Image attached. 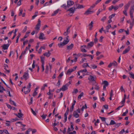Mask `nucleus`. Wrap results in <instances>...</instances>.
Instances as JSON below:
<instances>
[{"label": "nucleus", "mask_w": 134, "mask_h": 134, "mask_svg": "<svg viewBox=\"0 0 134 134\" xmlns=\"http://www.w3.org/2000/svg\"><path fill=\"white\" fill-rule=\"evenodd\" d=\"M134 12V6L131 7L130 11V16L131 18H133V13Z\"/></svg>", "instance_id": "f257e3e1"}, {"label": "nucleus", "mask_w": 134, "mask_h": 134, "mask_svg": "<svg viewBox=\"0 0 134 134\" xmlns=\"http://www.w3.org/2000/svg\"><path fill=\"white\" fill-rule=\"evenodd\" d=\"M69 85V84L67 83L65 85H63L61 88V90L63 91H65L68 89V87Z\"/></svg>", "instance_id": "f03ea898"}, {"label": "nucleus", "mask_w": 134, "mask_h": 134, "mask_svg": "<svg viewBox=\"0 0 134 134\" xmlns=\"http://www.w3.org/2000/svg\"><path fill=\"white\" fill-rule=\"evenodd\" d=\"M71 27V26H70L68 27L66 31L65 32L64 34V35L65 36H67L70 32V29Z\"/></svg>", "instance_id": "7ed1b4c3"}, {"label": "nucleus", "mask_w": 134, "mask_h": 134, "mask_svg": "<svg viewBox=\"0 0 134 134\" xmlns=\"http://www.w3.org/2000/svg\"><path fill=\"white\" fill-rule=\"evenodd\" d=\"M74 6L75 7L76 9H81L83 8L84 7L83 5L78 4H74Z\"/></svg>", "instance_id": "20e7f679"}, {"label": "nucleus", "mask_w": 134, "mask_h": 134, "mask_svg": "<svg viewBox=\"0 0 134 134\" xmlns=\"http://www.w3.org/2000/svg\"><path fill=\"white\" fill-rule=\"evenodd\" d=\"M91 9H90V8L88 9L87 11L84 14L85 15H87L91 13H93L94 12L93 11L91 10Z\"/></svg>", "instance_id": "39448f33"}, {"label": "nucleus", "mask_w": 134, "mask_h": 134, "mask_svg": "<svg viewBox=\"0 0 134 134\" xmlns=\"http://www.w3.org/2000/svg\"><path fill=\"white\" fill-rule=\"evenodd\" d=\"M74 3V2L71 1L69 0L67 1V7L69 8L71 6L73 5Z\"/></svg>", "instance_id": "423d86ee"}, {"label": "nucleus", "mask_w": 134, "mask_h": 134, "mask_svg": "<svg viewBox=\"0 0 134 134\" xmlns=\"http://www.w3.org/2000/svg\"><path fill=\"white\" fill-rule=\"evenodd\" d=\"M94 43L93 42H91L88 43L87 46V49H89L92 47Z\"/></svg>", "instance_id": "0eeeda50"}, {"label": "nucleus", "mask_w": 134, "mask_h": 134, "mask_svg": "<svg viewBox=\"0 0 134 134\" xmlns=\"http://www.w3.org/2000/svg\"><path fill=\"white\" fill-rule=\"evenodd\" d=\"M23 78L26 80L29 78V74L28 72H25L23 76Z\"/></svg>", "instance_id": "6e6552de"}, {"label": "nucleus", "mask_w": 134, "mask_h": 134, "mask_svg": "<svg viewBox=\"0 0 134 134\" xmlns=\"http://www.w3.org/2000/svg\"><path fill=\"white\" fill-rule=\"evenodd\" d=\"M96 77H94L92 75H90L88 77V79L90 81H95L96 80Z\"/></svg>", "instance_id": "1a4fd4ad"}, {"label": "nucleus", "mask_w": 134, "mask_h": 134, "mask_svg": "<svg viewBox=\"0 0 134 134\" xmlns=\"http://www.w3.org/2000/svg\"><path fill=\"white\" fill-rule=\"evenodd\" d=\"M75 9H76L75 7L74 6V7L71 8L67 10V11H69L71 13H74V12Z\"/></svg>", "instance_id": "9d476101"}, {"label": "nucleus", "mask_w": 134, "mask_h": 134, "mask_svg": "<svg viewBox=\"0 0 134 134\" xmlns=\"http://www.w3.org/2000/svg\"><path fill=\"white\" fill-rule=\"evenodd\" d=\"M44 35L41 32L40 33V36L39 37V38L40 39H45L46 38L44 37Z\"/></svg>", "instance_id": "9b49d317"}, {"label": "nucleus", "mask_w": 134, "mask_h": 134, "mask_svg": "<svg viewBox=\"0 0 134 134\" xmlns=\"http://www.w3.org/2000/svg\"><path fill=\"white\" fill-rule=\"evenodd\" d=\"M9 46V44H3L2 47L3 49L6 50L8 49Z\"/></svg>", "instance_id": "f8f14e48"}, {"label": "nucleus", "mask_w": 134, "mask_h": 134, "mask_svg": "<svg viewBox=\"0 0 134 134\" xmlns=\"http://www.w3.org/2000/svg\"><path fill=\"white\" fill-rule=\"evenodd\" d=\"M130 48L129 46L123 52V54H125L127 53L130 50Z\"/></svg>", "instance_id": "ddd939ff"}, {"label": "nucleus", "mask_w": 134, "mask_h": 134, "mask_svg": "<svg viewBox=\"0 0 134 134\" xmlns=\"http://www.w3.org/2000/svg\"><path fill=\"white\" fill-rule=\"evenodd\" d=\"M74 46V44L71 43L70 45L69 46H67V49L68 50H71L73 48Z\"/></svg>", "instance_id": "4468645a"}, {"label": "nucleus", "mask_w": 134, "mask_h": 134, "mask_svg": "<svg viewBox=\"0 0 134 134\" xmlns=\"http://www.w3.org/2000/svg\"><path fill=\"white\" fill-rule=\"evenodd\" d=\"M59 10H60L59 9H58L54 11L53 13L51 15V16H53L55 15L58 13V12Z\"/></svg>", "instance_id": "2eb2a0df"}, {"label": "nucleus", "mask_w": 134, "mask_h": 134, "mask_svg": "<svg viewBox=\"0 0 134 134\" xmlns=\"http://www.w3.org/2000/svg\"><path fill=\"white\" fill-rule=\"evenodd\" d=\"M73 115L76 118H78L79 116V114L75 111H74Z\"/></svg>", "instance_id": "dca6fc26"}, {"label": "nucleus", "mask_w": 134, "mask_h": 134, "mask_svg": "<svg viewBox=\"0 0 134 134\" xmlns=\"http://www.w3.org/2000/svg\"><path fill=\"white\" fill-rule=\"evenodd\" d=\"M51 54V53L49 51H48V52L45 53L43 54V55L44 56H46L47 57H48L50 56Z\"/></svg>", "instance_id": "f3484780"}, {"label": "nucleus", "mask_w": 134, "mask_h": 134, "mask_svg": "<svg viewBox=\"0 0 134 134\" xmlns=\"http://www.w3.org/2000/svg\"><path fill=\"white\" fill-rule=\"evenodd\" d=\"M15 115L16 116L19 118H20L23 116V114L21 113H18L17 114H15Z\"/></svg>", "instance_id": "a211bd4d"}, {"label": "nucleus", "mask_w": 134, "mask_h": 134, "mask_svg": "<svg viewBox=\"0 0 134 134\" xmlns=\"http://www.w3.org/2000/svg\"><path fill=\"white\" fill-rule=\"evenodd\" d=\"M74 71V70L72 69H68L67 71L66 74H70L71 73Z\"/></svg>", "instance_id": "6ab92c4d"}, {"label": "nucleus", "mask_w": 134, "mask_h": 134, "mask_svg": "<svg viewBox=\"0 0 134 134\" xmlns=\"http://www.w3.org/2000/svg\"><path fill=\"white\" fill-rule=\"evenodd\" d=\"M10 102L11 104L14 105V106H16V103L14 101H12L11 99H9Z\"/></svg>", "instance_id": "aec40b11"}, {"label": "nucleus", "mask_w": 134, "mask_h": 134, "mask_svg": "<svg viewBox=\"0 0 134 134\" xmlns=\"http://www.w3.org/2000/svg\"><path fill=\"white\" fill-rule=\"evenodd\" d=\"M111 27L110 24H109L106 27V30H107V32H109V29Z\"/></svg>", "instance_id": "412c9836"}, {"label": "nucleus", "mask_w": 134, "mask_h": 134, "mask_svg": "<svg viewBox=\"0 0 134 134\" xmlns=\"http://www.w3.org/2000/svg\"><path fill=\"white\" fill-rule=\"evenodd\" d=\"M90 68L91 69L92 68L93 69H94L97 68V66L96 65L93 64L91 65L90 67Z\"/></svg>", "instance_id": "4be33fe9"}, {"label": "nucleus", "mask_w": 134, "mask_h": 134, "mask_svg": "<svg viewBox=\"0 0 134 134\" xmlns=\"http://www.w3.org/2000/svg\"><path fill=\"white\" fill-rule=\"evenodd\" d=\"M130 4H128L125 5V6L124 10L127 11V10L128 9L129 7L130 6Z\"/></svg>", "instance_id": "5701e85b"}, {"label": "nucleus", "mask_w": 134, "mask_h": 134, "mask_svg": "<svg viewBox=\"0 0 134 134\" xmlns=\"http://www.w3.org/2000/svg\"><path fill=\"white\" fill-rule=\"evenodd\" d=\"M41 59L42 64H44V57L43 56H41Z\"/></svg>", "instance_id": "b1692460"}, {"label": "nucleus", "mask_w": 134, "mask_h": 134, "mask_svg": "<svg viewBox=\"0 0 134 134\" xmlns=\"http://www.w3.org/2000/svg\"><path fill=\"white\" fill-rule=\"evenodd\" d=\"M103 83L104 84V86L107 87L109 85L108 82L107 81H104L103 82Z\"/></svg>", "instance_id": "393cba45"}, {"label": "nucleus", "mask_w": 134, "mask_h": 134, "mask_svg": "<svg viewBox=\"0 0 134 134\" xmlns=\"http://www.w3.org/2000/svg\"><path fill=\"white\" fill-rule=\"evenodd\" d=\"M93 21H91V23L89 24V26H90V30H92L93 27Z\"/></svg>", "instance_id": "a878e982"}, {"label": "nucleus", "mask_w": 134, "mask_h": 134, "mask_svg": "<svg viewBox=\"0 0 134 134\" xmlns=\"http://www.w3.org/2000/svg\"><path fill=\"white\" fill-rule=\"evenodd\" d=\"M64 44L63 42H60L58 44V46L60 48H62L63 46H64Z\"/></svg>", "instance_id": "bb28decb"}, {"label": "nucleus", "mask_w": 134, "mask_h": 134, "mask_svg": "<svg viewBox=\"0 0 134 134\" xmlns=\"http://www.w3.org/2000/svg\"><path fill=\"white\" fill-rule=\"evenodd\" d=\"M28 49V47H26V49H25V50L24 51H23L22 52V55H24L26 53V52L27 50Z\"/></svg>", "instance_id": "cd10ccee"}, {"label": "nucleus", "mask_w": 134, "mask_h": 134, "mask_svg": "<svg viewBox=\"0 0 134 134\" xmlns=\"http://www.w3.org/2000/svg\"><path fill=\"white\" fill-rule=\"evenodd\" d=\"M95 87L94 88V89L97 90H99L100 87L99 86L97 85V84L95 85Z\"/></svg>", "instance_id": "c85d7f7f"}, {"label": "nucleus", "mask_w": 134, "mask_h": 134, "mask_svg": "<svg viewBox=\"0 0 134 134\" xmlns=\"http://www.w3.org/2000/svg\"><path fill=\"white\" fill-rule=\"evenodd\" d=\"M129 74L130 75L131 77L134 79V74L132 72H129Z\"/></svg>", "instance_id": "c756f323"}, {"label": "nucleus", "mask_w": 134, "mask_h": 134, "mask_svg": "<svg viewBox=\"0 0 134 134\" xmlns=\"http://www.w3.org/2000/svg\"><path fill=\"white\" fill-rule=\"evenodd\" d=\"M82 66L84 68H86L87 67H90V66L88 65L87 63H84L83 64Z\"/></svg>", "instance_id": "7c9ffc66"}, {"label": "nucleus", "mask_w": 134, "mask_h": 134, "mask_svg": "<svg viewBox=\"0 0 134 134\" xmlns=\"http://www.w3.org/2000/svg\"><path fill=\"white\" fill-rule=\"evenodd\" d=\"M69 42V41L68 40L67 41L66 40H65L63 41V43L65 45L67 44Z\"/></svg>", "instance_id": "2f4dec72"}, {"label": "nucleus", "mask_w": 134, "mask_h": 134, "mask_svg": "<svg viewBox=\"0 0 134 134\" xmlns=\"http://www.w3.org/2000/svg\"><path fill=\"white\" fill-rule=\"evenodd\" d=\"M114 124H116L115 122L113 120H111L109 125H113Z\"/></svg>", "instance_id": "473e14b6"}, {"label": "nucleus", "mask_w": 134, "mask_h": 134, "mask_svg": "<svg viewBox=\"0 0 134 134\" xmlns=\"http://www.w3.org/2000/svg\"><path fill=\"white\" fill-rule=\"evenodd\" d=\"M40 25L37 24L36 25L35 29L38 30H39Z\"/></svg>", "instance_id": "72a5a7b5"}, {"label": "nucleus", "mask_w": 134, "mask_h": 134, "mask_svg": "<svg viewBox=\"0 0 134 134\" xmlns=\"http://www.w3.org/2000/svg\"><path fill=\"white\" fill-rule=\"evenodd\" d=\"M103 10L102 9H99L98 10V12L97 13V15H99V13H100Z\"/></svg>", "instance_id": "f704fd0d"}, {"label": "nucleus", "mask_w": 134, "mask_h": 134, "mask_svg": "<svg viewBox=\"0 0 134 134\" xmlns=\"http://www.w3.org/2000/svg\"><path fill=\"white\" fill-rule=\"evenodd\" d=\"M83 94V93L82 92L78 96V99H80L81 97L82 96Z\"/></svg>", "instance_id": "c9c22d12"}, {"label": "nucleus", "mask_w": 134, "mask_h": 134, "mask_svg": "<svg viewBox=\"0 0 134 134\" xmlns=\"http://www.w3.org/2000/svg\"><path fill=\"white\" fill-rule=\"evenodd\" d=\"M115 14H114L111 15H110L109 16V18L110 19H111L113 18L115 16Z\"/></svg>", "instance_id": "e433bc0d"}, {"label": "nucleus", "mask_w": 134, "mask_h": 134, "mask_svg": "<svg viewBox=\"0 0 134 134\" xmlns=\"http://www.w3.org/2000/svg\"><path fill=\"white\" fill-rule=\"evenodd\" d=\"M74 105L72 104V105L71 106V107L70 109V111L71 112H72L74 108Z\"/></svg>", "instance_id": "4c0bfd02"}, {"label": "nucleus", "mask_w": 134, "mask_h": 134, "mask_svg": "<svg viewBox=\"0 0 134 134\" xmlns=\"http://www.w3.org/2000/svg\"><path fill=\"white\" fill-rule=\"evenodd\" d=\"M113 9H114L115 10H116L118 9L119 7L118 6H113Z\"/></svg>", "instance_id": "58836bf2"}, {"label": "nucleus", "mask_w": 134, "mask_h": 134, "mask_svg": "<svg viewBox=\"0 0 134 134\" xmlns=\"http://www.w3.org/2000/svg\"><path fill=\"white\" fill-rule=\"evenodd\" d=\"M128 110L127 109L125 112L122 115V116H125L128 113Z\"/></svg>", "instance_id": "ea45409f"}, {"label": "nucleus", "mask_w": 134, "mask_h": 134, "mask_svg": "<svg viewBox=\"0 0 134 134\" xmlns=\"http://www.w3.org/2000/svg\"><path fill=\"white\" fill-rule=\"evenodd\" d=\"M96 4L95 3V4H93L91 6L90 8V9H92L93 8H94Z\"/></svg>", "instance_id": "a19ab883"}, {"label": "nucleus", "mask_w": 134, "mask_h": 134, "mask_svg": "<svg viewBox=\"0 0 134 134\" xmlns=\"http://www.w3.org/2000/svg\"><path fill=\"white\" fill-rule=\"evenodd\" d=\"M31 83H29L28 86H27V89L30 90V88L31 87Z\"/></svg>", "instance_id": "79ce46f5"}, {"label": "nucleus", "mask_w": 134, "mask_h": 134, "mask_svg": "<svg viewBox=\"0 0 134 134\" xmlns=\"http://www.w3.org/2000/svg\"><path fill=\"white\" fill-rule=\"evenodd\" d=\"M81 48L82 52H87V51L85 49L83 48H81Z\"/></svg>", "instance_id": "37998d69"}, {"label": "nucleus", "mask_w": 134, "mask_h": 134, "mask_svg": "<svg viewBox=\"0 0 134 134\" xmlns=\"http://www.w3.org/2000/svg\"><path fill=\"white\" fill-rule=\"evenodd\" d=\"M103 31L104 32L106 33V31H105V30H103V27H102L101 29H100L99 30V32L101 33H102V31Z\"/></svg>", "instance_id": "c03bdc74"}, {"label": "nucleus", "mask_w": 134, "mask_h": 134, "mask_svg": "<svg viewBox=\"0 0 134 134\" xmlns=\"http://www.w3.org/2000/svg\"><path fill=\"white\" fill-rule=\"evenodd\" d=\"M112 63L113 64V65L115 66H116L118 65L117 63L115 61H113Z\"/></svg>", "instance_id": "a18cd8bd"}, {"label": "nucleus", "mask_w": 134, "mask_h": 134, "mask_svg": "<svg viewBox=\"0 0 134 134\" xmlns=\"http://www.w3.org/2000/svg\"><path fill=\"white\" fill-rule=\"evenodd\" d=\"M14 54V53L13 51H10V54L9 55V57H10L12 55H13Z\"/></svg>", "instance_id": "49530a36"}, {"label": "nucleus", "mask_w": 134, "mask_h": 134, "mask_svg": "<svg viewBox=\"0 0 134 134\" xmlns=\"http://www.w3.org/2000/svg\"><path fill=\"white\" fill-rule=\"evenodd\" d=\"M31 110L32 111V112L33 114L35 115H36V112H35V111L34 110L32 109L31 108Z\"/></svg>", "instance_id": "de8ad7c7"}, {"label": "nucleus", "mask_w": 134, "mask_h": 134, "mask_svg": "<svg viewBox=\"0 0 134 134\" xmlns=\"http://www.w3.org/2000/svg\"><path fill=\"white\" fill-rule=\"evenodd\" d=\"M64 119L63 121V122H64L65 123L66 122V121H67V116L64 115Z\"/></svg>", "instance_id": "09e8293b"}, {"label": "nucleus", "mask_w": 134, "mask_h": 134, "mask_svg": "<svg viewBox=\"0 0 134 134\" xmlns=\"http://www.w3.org/2000/svg\"><path fill=\"white\" fill-rule=\"evenodd\" d=\"M37 93L36 91V90H35L33 94V96L35 97L37 94Z\"/></svg>", "instance_id": "8fccbe9b"}, {"label": "nucleus", "mask_w": 134, "mask_h": 134, "mask_svg": "<svg viewBox=\"0 0 134 134\" xmlns=\"http://www.w3.org/2000/svg\"><path fill=\"white\" fill-rule=\"evenodd\" d=\"M19 11H20V13L19 14V16H20L22 15V14L23 10L22 9H20Z\"/></svg>", "instance_id": "3c124183"}, {"label": "nucleus", "mask_w": 134, "mask_h": 134, "mask_svg": "<svg viewBox=\"0 0 134 134\" xmlns=\"http://www.w3.org/2000/svg\"><path fill=\"white\" fill-rule=\"evenodd\" d=\"M47 116V115L46 114L44 115L43 114V115L41 117L43 119H44L46 118Z\"/></svg>", "instance_id": "603ef678"}, {"label": "nucleus", "mask_w": 134, "mask_h": 134, "mask_svg": "<svg viewBox=\"0 0 134 134\" xmlns=\"http://www.w3.org/2000/svg\"><path fill=\"white\" fill-rule=\"evenodd\" d=\"M63 72H62L59 75L58 77V78H61V77L63 76Z\"/></svg>", "instance_id": "864d4df0"}, {"label": "nucleus", "mask_w": 134, "mask_h": 134, "mask_svg": "<svg viewBox=\"0 0 134 134\" xmlns=\"http://www.w3.org/2000/svg\"><path fill=\"white\" fill-rule=\"evenodd\" d=\"M30 91V90L27 89V90L24 91L25 94H27L29 93Z\"/></svg>", "instance_id": "5fc2aeb1"}, {"label": "nucleus", "mask_w": 134, "mask_h": 134, "mask_svg": "<svg viewBox=\"0 0 134 134\" xmlns=\"http://www.w3.org/2000/svg\"><path fill=\"white\" fill-rule=\"evenodd\" d=\"M78 92V90L77 89H74V91H73V92H74L76 94Z\"/></svg>", "instance_id": "6e6d98bb"}, {"label": "nucleus", "mask_w": 134, "mask_h": 134, "mask_svg": "<svg viewBox=\"0 0 134 134\" xmlns=\"http://www.w3.org/2000/svg\"><path fill=\"white\" fill-rule=\"evenodd\" d=\"M99 118H100V119H101V120L102 121H105V118L104 117L100 116Z\"/></svg>", "instance_id": "4d7b16f0"}, {"label": "nucleus", "mask_w": 134, "mask_h": 134, "mask_svg": "<svg viewBox=\"0 0 134 134\" xmlns=\"http://www.w3.org/2000/svg\"><path fill=\"white\" fill-rule=\"evenodd\" d=\"M22 1V0H19V1L18 2L17 5L18 6H20V5H21V1Z\"/></svg>", "instance_id": "13d9d810"}, {"label": "nucleus", "mask_w": 134, "mask_h": 134, "mask_svg": "<svg viewBox=\"0 0 134 134\" xmlns=\"http://www.w3.org/2000/svg\"><path fill=\"white\" fill-rule=\"evenodd\" d=\"M59 125V122H58L57 123L54 122L53 124V126H55Z\"/></svg>", "instance_id": "bf43d9fd"}, {"label": "nucleus", "mask_w": 134, "mask_h": 134, "mask_svg": "<svg viewBox=\"0 0 134 134\" xmlns=\"http://www.w3.org/2000/svg\"><path fill=\"white\" fill-rule=\"evenodd\" d=\"M87 71V70L86 69H85L83 70H82L80 71V72H86Z\"/></svg>", "instance_id": "052dcab7"}, {"label": "nucleus", "mask_w": 134, "mask_h": 134, "mask_svg": "<svg viewBox=\"0 0 134 134\" xmlns=\"http://www.w3.org/2000/svg\"><path fill=\"white\" fill-rule=\"evenodd\" d=\"M106 19V17L105 16L103 17L101 19V20L102 21L104 22V21Z\"/></svg>", "instance_id": "680f3d73"}, {"label": "nucleus", "mask_w": 134, "mask_h": 134, "mask_svg": "<svg viewBox=\"0 0 134 134\" xmlns=\"http://www.w3.org/2000/svg\"><path fill=\"white\" fill-rule=\"evenodd\" d=\"M127 10H124L123 11V13L126 16H127Z\"/></svg>", "instance_id": "e2e57ef3"}, {"label": "nucleus", "mask_w": 134, "mask_h": 134, "mask_svg": "<svg viewBox=\"0 0 134 134\" xmlns=\"http://www.w3.org/2000/svg\"><path fill=\"white\" fill-rule=\"evenodd\" d=\"M31 131V130L29 129L27 130L25 132V134H29V132Z\"/></svg>", "instance_id": "0e129e2a"}, {"label": "nucleus", "mask_w": 134, "mask_h": 134, "mask_svg": "<svg viewBox=\"0 0 134 134\" xmlns=\"http://www.w3.org/2000/svg\"><path fill=\"white\" fill-rule=\"evenodd\" d=\"M121 124V123H119L116 124V125L115 126V127L116 128L118 127L119 126H120Z\"/></svg>", "instance_id": "69168bd1"}, {"label": "nucleus", "mask_w": 134, "mask_h": 134, "mask_svg": "<svg viewBox=\"0 0 134 134\" xmlns=\"http://www.w3.org/2000/svg\"><path fill=\"white\" fill-rule=\"evenodd\" d=\"M125 132V130L124 129L121 130L119 132L120 134H122L123 133Z\"/></svg>", "instance_id": "338daca9"}, {"label": "nucleus", "mask_w": 134, "mask_h": 134, "mask_svg": "<svg viewBox=\"0 0 134 134\" xmlns=\"http://www.w3.org/2000/svg\"><path fill=\"white\" fill-rule=\"evenodd\" d=\"M3 131L6 134H10L7 130H3Z\"/></svg>", "instance_id": "774afa93"}]
</instances>
